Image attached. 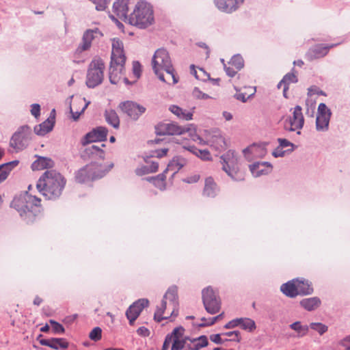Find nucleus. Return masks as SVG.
<instances>
[{
  "mask_svg": "<svg viewBox=\"0 0 350 350\" xmlns=\"http://www.w3.org/2000/svg\"><path fill=\"white\" fill-rule=\"evenodd\" d=\"M229 64L234 66L237 70H241L244 66L243 59L239 55H234L231 58Z\"/></svg>",
  "mask_w": 350,
  "mask_h": 350,
  "instance_id": "obj_47",
  "label": "nucleus"
},
{
  "mask_svg": "<svg viewBox=\"0 0 350 350\" xmlns=\"http://www.w3.org/2000/svg\"><path fill=\"white\" fill-rule=\"evenodd\" d=\"M178 315L177 288L175 286L168 288L163 296L160 307L154 312V319L157 322Z\"/></svg>",
  "mask_w": 350,
  "mask_h": 350,
  "instance_id": "obj_3",
  "label": "nucleus"
},
{
  "mask_svg": "<svg viewBox=\"0 0 350 350\" xmlns=\"http://www.w3.org/2000/svg\"><path fill=\"white\" fill-rule=\"evenodd\" d=\"M334 45L331 46H322L317 45L309 49L306 53L308 59L312 61L314 59H318L325 56L330 48L333 47Z\"/></svg>",
  "mask_w": 350,
  "mask_h": 350,
  "instance_id": "obj_23",
  "label": "nucleus"
},
{
  "mask_svg": "<svg viewBox=\"0 0 350 350\" xmlns=\"http://www.w3.org/2000/svg\"><path fill=\"white\" fill-rule=\"evenodd\" d=\"M49 323L52 325V329L55 333L63 334L64 332L65 329L60 323L56 322L54 320H50Z\"/></svg>",
  "mask_w": 350,
  "mask_h": 350,
  "instance_id": "obj_55",
  "label": "nucleus"
},
{
  "mask_svg": "<svg viewBox=\"0 0 350 350\" xmlns=\"http://www.w3.org/2000/svg\"><path fill=\"white\" fill-rule=\"evenodd\" d=\"M106 122L114 129H118L120 126V119L116 112L113 109H107L104 114Z\"/></svg>",
  "mask_w": 350,
  "mask_h": 350,
  "instance_id": "obj_36",
  "label": "nucleus"
},
{
  "mask_svg": "<svg viewBox=\"0 0 350 350\" xmlns=\"http://www.w3.org/2000/svg\"><path fill=\"white\" fill-rule=\"evenodd\" d=\"M54 126V122L49 118L46 120L42 123L34 127V132L38 135L43 136L50 132Z\"/></svg>",
  "mask_w": 350,
  "mask_h": 350,
  "instance_id": "obj_35",
  "label": "nucleus"
},
{
  "mask_svg": "<svg viewBox=\"0 0 350 350\" xmlns=\"http://www.w3.org/2000/svg\"><path fill=\"white\" fill-rule=\"evenodd\" d=\"M124 64L125 62H120V61H116L113 62L111 60L109 66V81L112 84L118 83L124 75Z\"/></svg>",
  "mask_w": 350,
  "mask_h": 350,
  "instance_id": "obj_18",
  "label": "nucleus"
},
{
  "mask_svg": "<svg viewBox=\"0 0 350 350\" xmlns=\"http://www.w3.org/2000/svg\"><path fill=\"white\" fill-rule=\"evenodd\" d=\"M169 110L175 116H176L179 119L185 120H191L193 118V113L190 111H187L185 110L178 105H171L169 108Z\"/></svg>",
  "mask_w": 350,
  "mask_h": 350,
  "instance_id": "obj_34",
  "label": "nucleus"
},
{
  "mask_svg": "<svg viewBox=\"0 0 350 350\" xmlns=\"http://www.w3.org/2000/svg\"><path fill=\"white\" fill-rule=\"evenodd\" d=\"M119 107L123 112L134 120H137L146 111L144 107L129 100L121 103Z\"/></svg>",
  "mask_w": 350,
  "mask_h": 350,
  "instance_id": "obj_13",
  "label": "nucleus"
},
{
  "mask_svg": "<svg viewBox=\"0 0 350 350\" xmlns=\"http://www.w3.org/2000/svg\"><path fill=\"white\" fill-rule=\"evenodd\" d=\"M291 329L295 330L298 336L301 337L307 334L309 329L308 325H302L299 321H296L290 325Z\"/></svg>",
  "mask_w": 350,
  "mask_h": 350,
  "instance_id": "obj_44",
  "label": "nucleus"
},
{
  "mask_svg": "<svg viewBox=\"0 0 350 350\" xmlns=\"http://www.w3.org/2000/svg\"><path fill=\"white\" fill-rule=\"evenodd\" d=\"M202 295L204 308L208 313L215 314L220 310L221 299L217 291L208 286L202 290Z\"/></svg>",
  "mask_w": 350,
  "mask_h": 350,
  "instance_id": "obj_8",
  "label": "nucleus"
},
{
  "mask_svg": "<svg viewBox=\"0 0 350 350\" xmlns=\"http://www.w3.org/2000/svg\"><path fill=\"white\" fill-rule=\"evenodd\" d=\"M301 107L297 105L293 110V117L290 118L291 126L287 129L290 131L295 130H300L303 128L304 124V118L301 111Z\"/></svg>",
  "mask_w": 350,
  "mask_h": 350,
  "instance_id": "obj_19",
  "label": "nucleus"
},
{
  "mask_svg": "<svg viewBox=\"0 0 350 350\" xmlns=\"http://www.w3.org/2000/svg\"><path fill=\"white\" fill-rule=\"evenodd\" d=\"M96 5L98 11H103L107 7L109 0H89Z\"/></svg>",
  "mask_w": 350,
  "mask_h": 350,
  "instance_id": "obj_51",
  "label": "nucleus"
},
{
  "mask_svg": "<svg viewBox=\"0 0 350 350\" xmlns=\"http://www.w3.org/2000/svg\"><path fill=\"white\" fill-rule=\"evenodd\" d=\"M280 290L289 297H295L298 295L295 280L283 284L280 287Z\"/></svg>",
  "mask_w": 350,
  "mask_h": 350,
  "instance_id": "obj_33",
  "label": "nucleus"
},
{
  "mask_svg": "<svg viewBox=\"0 0 350 350\" xmlns=\"http://www.w3.org/2000/svg\"><path fill=\"white\" fill-rule=\"evenodd\" d=\"M331 116V110L325 103H320L317 109V115L316 118L317 131L321 132L328 131Z\"/></svg>",
  "mask_w": 350,
  "mask_h": 350,
  "instance_id": "obj_11",
  "label": "nucleus"
},
{
  "mask_svg": "<svg viewBox=\"0 0 350 350\" xmlns=\"http://www.w3.org/2000/svg\"><path fill=\"white\" fill-rule=\"evenodd\" d=\"M136 2L137 0H117L113 3V12L118 17L128 21L129 10L133 9Z\"/></svg>",
  "mask_w": 350,
  "mask_h": 350,
  "instance_id": "obj_15",
  "label": "nucleus"
},
{
  "mask_svg": "<svg viewBox=\"0 0 350 350\" xmlns=\"http://www.w3.org/2000/svg\"><path fill=\"white\" fill-rule=\"evenodd\" d=\"M340 345L345 348L344 350H350V335L342 340Z\"/></svg>",
  "mask_w": 350,
  "mask_h": 350,
  "instance_id": "obj_64",
  "label": "nucleus"
},
{
  "mask_svg": "<svg viewBox=\"0 0 350 350\" xmlns=\"http://www.w3.org/2000/svg\"><path fill=\"white\" fill-rule=\"evenodd\" d=\"M218 191V187L212 177H207L205 179L204 187L203 189V195L207 197L213 198Z\"/></svg>",
  "mask_w": 350,
  "mask_h": 350,
  "instance_id": "obj_27",
  "label": "nucleus"
},
{
  "mask_svg": "<svg viewBox=\"0 0 350 350\" xmlns=\"http://www.w3.org/2000/svg\"><path fill=\"white\" fill-rule=\"evenodd\" d=\"M103 36V34L98 28L87 29L83 34L81 42L77 49V53H81L89 50L91 48L92 42Z\"/></svg>",
  "mask_w": 350,
  "mask_h": 350,
  "instance_id": "obj_12",
  "label": "nucleus"
},
{
  "mask_svg": "<svg viewBox=\"0 0 350 350\" xmlns=\"http://www.w3.org/2000/svg\"><path fill=\"white\" fill-rule=\"evenodd\" d=\"M185 332V329L182 327H177L174 329L171 334H167L168 336H171V338L172 340L178 338L179 340H182L183 338V334Z\"/></svg>",
  "mask_w": 350,
  "mask_h": 350,
  "instance_id": "obj_49",
  "label": "nucleus"
},
{
  "mask_svg": "<svg viewBox=\"0 0 350 350\" xmlns=\"http://www.w3.org/2000/svg\"><path fill=\"white\" fill-rule=\"evenodd\" d=\"M309 327L312 329L317 332L320 335H323L328 329L327 326L321 323H311Z\"/></svg>",
  "mask_w": 350,
  "mask_h": 350,
  "instance_id": "obj_48",
  "label": "nucleus"
},
{
  "mask_svg": "<svg viewBox=\"0 0 350 350\" xmlns=\"http://www.w3.org/2000/svg\"><path fill=\"white\" fill-rule=\"evenodd\" d=\"M239 325L243 329L252 332L256 329L254 321L249 318H239Z\"/></svg>",
  "mask_w": 350,
  "mask_h": 350,
  "instance_id": "obj_42",
  "label": "nucleus"
},
{
  "mask_svg": "<svg viewBox=\"0 0 350 350\" xmlns=\"http://www.w3.org/2000/svg\"><path fill=\"white\" fill-rule=\"evenodd\" d=\"M31 139V129L27 125L18 128L12 136L10 141V146L16 152L25 149Z\"/></svg>",
  "mask_w": 350,
  "mask_h": 350,
  "instance_id": "obj_7",
  "label": "nucleus"
},
{
  "mask_svg": "<svg viewBox=\"0 0 350 350\" xmlns=\"http://www.w3.org/2000/svg\"><path fill=\"white\" fill-rule=\"evenodd\" d=\"M224 313L222 312L215 317L209 318L208 319L204 317H202L201 319V321H203V323L200 324L199 326L200 327H206V326L212 325L215 324L217 321L221 319L224 317Z\"/></svg>",
  "mask_w": 350,
  "mask_h": 350,
  "instance_id": "obj_46",
  "label": "nucleus"
},
{
  "mask_svg": "<svg viewBox=\"0 0 350 350\" xmlns=\"http://www.w3.org/2000/svg\"><path fill=\"white\" fill-rule=\"evenodd\" d=\"M18 160H14L0 165V183L8 178L10 172L18 165Z\"/></svg>",
  "mask_w": 350,
  "mask_h": 350,
  "instance_id": "obj_31",
  "label": "nucleus"
},
{
  "mask_svg": "<svg viewBox=\"0 0 350 350\" xmlns=\"http://www.w3.org/2000/svg\"><path fill=\"white\" fill-rule=\"evenodd\" d=\"M111 60L113 62L120 61V62H126V57L123 50V43L118 38L112 40V51Z\"/></svg>",
  "mask_w": 350,
  "mask_h": 350,
  "instance_id": "obj_21",
  "label": "nucleus"
},
{
  "mask_svg": "<svg viewBox=\"0 0 350 350\" xmlns=\"http://www.w3.org/2000/svg\"><path fill=\"white\" fill-rule=\"evenodd\" d=\"M137 333L142 336H148L150 335V331L145 327L138 328Z\"/></svg>",
  "mask_w": 350,
  "mask_h": 350,
  "instance_id": "obj_63",
  "label": "nucleus"
},
{
  "mask_svg": "<svg viewBox=\"0 0 350 350\" xmlns=\"http://www.w3.org/2000/svg\"><path fill=\"white\" fill-rule=\"evenodd\" d=\"M193 96L197 99H203L206 100L208 98H211V96L208 95L207 94L203 93L200 90L199 88H195L193 90Z\"/></svg>",
  "mask_w": 350,
  "mask_h": 350,
  "instance_id": "obj_53",
  "label": "nucleus"
},
{
  "mask_svg": "<svg viewBox=\"0 0 350 350\" xmlns=\"http://www.w3.org/2000/svg\"><path fill=\"white\" fill-rule=\"evenodd\" d=\"M221 61L224 64V70L227 75H228L230 77H233L234 76H235L238 70H237V69L234 70L233 68L226 66V65L224 64V59H221Z\"/></svg>",
  "mask_w": 350,
  "mask_h": 350,
  "instance_id": "obj_59",
  "label": "nucleus"
},
{
  "mask_svg": "<svg viewBox=\"0 0 350 350\" xmlns=\"http://www.w3.org/2000/svg\"><path fill=\"white\" fill-rule=\"evenodd\" d=\"M65 178L57 171L46 170L38 180L36 187L48 200H56L62 193L66 185Z\"/></svg>",
  "mask_w": 350,
  "mask_h": 350,
  "instance_id": "obj_1",
  "label": "nucleus"
},
{
  "mask_svg": "<svg viewBox=\"0 0 350 350\" xmlns=\"http://www.w3.org/2000/svg\"><path fill=\"white\" fill-rule=\"evenodd\" d=\"M243 152L245 157L248 159H250V157L247 155L249 153L255 158L262 157L267 153L265 145L255 144L245 148Z\"/></svg>",
  "mask_w": 350,
  "mask_h": 350,
  "instance_id": "obj_25",
  "label": "nucleus"
},
{
  "mask_svg": "<svg viewBox=\"0 0 350 350\" xmlns=\"http://www.w3.org/2000/svg\"><path fill=\"white\" fill-rule=\"evenodd\" d=\"M76 102L77 103V104L83 105V107H82L81 111H77V110L76 111H74L73 109H72V105L70 104V113L72 114V118L75 121L79 119V118L81 116V114L84 112L85 109L87 108L88 105L90 104V101L85 103V98H79L78 100H76Z\"/></svg>",
  "mask_w": 350,
  "mask_h": 350,
  "instance_id": "obj_38",
  "label": "nucleus"
},
{
  "mask_svg": "<svg viewBox=\"0 0 350 350\" xmlns=\"http://www.w3.org/2000/svg\"><path fill=\"white\" fill-rule=\"evenodd\" d=\"M152 66L155 75L171 69L173 66L168 52L164 49H157L152 57Z\"/></svg>",
  "mask_w": 350,
  "mask_h": 350,
  "instance_id": "obj_9",
  "label": "nucleus"
},
{
  "mask_svg": "<svg viewBox=\"0 0 350 350\" xmlns=\"http://www.w3.org/2000/svg\"><path fill=\"white\" fill-rule=\"evenodd\" d=\"M192 343L193 350H200L201 348L208 345V339L206 336H201L198 338L189 340Z\"/></svg>",
  "mask_w": 350,
  "mask_h": 350,
  "instance_id": "obj_40",
  "label": "nucleus"
},
{
  "mask_svg": "<svg viewBox=\"0 0 350 350\" xmlns=\"http://www.w3.org/2000/svg\"><path fill=\"white\" fill-rule=\"evenodd\" d=\"M319 94V95H323L325 96V93L317 88V87H311L308 88V95L312 96V94Z\"/></svg>",
  "mask_w": 350,
  "mask_h": 350,
  "instance_id": "obj_61",
  "label": "nucleus"
},
{
  "mask_svg": "<svg viewBox=\"0 0 350 350\" xmlns=\"http://www.w3.org/2000/svg\"><path fill=\"white\" fill-rule=\"evenodd\" d=\"M224 335L231 337L230 340H232V341H239L240 340V338H239L240 332L239 331L228 332L224 333Z\"/></svg>",
  "mask_w": 350,
  "mask_h": 350,
  "instance_id": "obj_58",
  "label": "nucleus"
},
{
  "mask_svg": "<svg viewBox=\"0 0 350 350\" xmlns=\"http://www.w3.org/2000/svg\"><path fill=\"white\" fill-rule=\"evenodd\" d=\"M165 173L163 172L157 175L156 177L149 178L148 180L149 181H152L155 187L159 188L161 190H163L165 188Z\"/></svg>",
  "mask_w": 350,
  "mask_h": 350,
  "instance_id": "obj_41",
  "label": "nucleus"
},
{
  "mask_svg": "<svg viewBox=\"0 0 350 350\" xmlns=\"http://www.w3.org/2000/svg\"><path fill=\"white\" fill-rule=\"evenodd\" d=\"M135 173L138 176L150 174L149 167L148 165H142L135 170Z\"/></svg>",
  "mask_w": 350,
  "mask_h": 350,
  "instance_id": "obj_57",
  "label": "nucleus"
},
{
  "mask_svg": "<svg viewBox=\"0 0 350 350\" xmlns=\"http://www.w3.org/2000/svg\"><path fill=\"white\" fill-rule=\"evenodd\" d=\"M278 142L279 143V147L281 148L282 149H283L284 148L291 147V148L288 149V150L291 151V152L293 150L294 144L293 143L290 142L289 141H288L287 139L278 138Z\"/></svg>",
  "mask_w": 350,
  "mask_h": 350,
  "instance_id": "obj_54",
  "label": "nucleus"
},
{
  "mask_svg": "<svg viewBox=\"0 0 350 350\" xmlns=\"http://www.w3.org/2000/svg\"><path fill=\"white\" fill-rule=\"evenodd\" d=\"M148 304L149 301L147 299H139L129 306L126 312V316L130 325H133L142 310L148 306Z\"/></svg>",
  "mask_w": 350,
  "mask_h": 350,
  "instance_id": "obj_17",
  "label": "nucleus"
},
{
  "mask_svg": "<svg viewBox=\"0 0 350 350\" xmlns=\"http://www.w3.org/2000/svg\"><path fill=\"white\" fill-rule=\"evenodd\" d=\"M41 200L25 191L14 197L11 206L19 213L21 217L27 224L32 223L41 213Z\"/></svg>",
  "mask_w": 350,
  "mask_h": 350,
  "instance_id": "obj_2",
  "label": "nucleus"
},
{
  "mask_svg": "<svg viewBox=\"0 0 350 350\" xmlns=\"http://www.w3.org/2000/svg\"><path fill=\"white\" fill-rule=\"evenodd\" d=\"M53 165L54 162L51 159L39 157L38 159L32 163L31 168L33 170H41L53 167Z\"/></svg>",
  "mask_w": 350,
  "mask_h": 350,
  "instance_id": "obj_29",
  "label": "nucleus"
},
{
  "mask_svg": "<svg viewBox=\"0 0 350 350\" xmlns=\"http://www.w3.org/2000/svg\"><path fill=\"white\" fill-rule=\"evenodd\" d=\"M221 160L222 170L232 180L241 181L244 179V175L239 170L237 154L234 150H230L221 155Z\"/></svg>",
  "mask_w": 350,
  "mask_h": 350,
  "instance_id": "obj_5",
  "label": "nucleus"
},
{
  "mask_svg": "<svg viewBox=\"0 0 350 350\" xmlns=\"http://www.w3.org/2000/svg\"><path fill=\"white\" fill-rule=\"evenodd\" d=\"M188 150L193 153L202 160H209L211 159V154L207 150H200L193 146H189Z\"/></svg>",
  "mask_w": 350,
  "mask_h": 350,
  "instance_id": "obj_43",
  "label": "nucleus"
},
{
  "mask_svg": "<svg viewBox=\"0 0 350 350\" xmlns=\"http://www.w3.org/2000/svg\"><path fill=\"white\" fill-rule=\"evenodd\" d=\"M300 305L308 311H312L318 308L321 305V300L317 297L306 298L300 301Z\"/></svg>",
  "mask_w": 350,
  "mask_h": 350,
  "instance_id": "obj_32",
  "label": "nucleus"
},
{
  "mask_svg": "<svg viewBox=\"0 0 350 350\" xmlns=\"http://www.w3.org/2000/svg\"><path fill=\"white\" fill-rule=\"evenodd\" d=\"M189 129L180 126L176 123H163L156 127V133L159 135H182L188 131Z\"/></svg>",
  "mask_w": 350,
  "mask_h": 350,
  "instance_id": "obj_14",
  "label": "nucleus"
},
{
  "mask_svg": "<svg viewBox=\"0 0 350 350\" xmlns=\"http://www.w3.org/2000/svg\"><path fill=\"white\" fill-rule=\"evenodd\" d=\"M98 167V165L96 164L87 165L77 172L75 176L76 180L79 183H83L88 180L102 178L105 172L103 171L97 172L96 170Z\"/></svg>",
  "mask_w": 350,
  "mask_h": 350,
  "instance_id": "obj_10",
  "label": "nucleus"
},
{
  "mask_svg": "<svg viewBox=\"0 0 350 350\" xmlns=\"http://www.w3.org/2000/svg\"><path fill=\"white\" fill-rule=\"evenodd\" d=\"M250 170L254 177L269 174L272 170V165L268 162H257L250 165Z\"/></svg>",
  "mask_w": 350,
  "mask_h": 350,
  "instance_id": "obj_22",
  "label": "nucleus"
},
{
  "mask_svg": "<svg viewBox=\"0 0 350 350\" xmlns=\"http://www.w3.org/2000/svg\"><path fill=\"white\" fill-rule=\"evenodd\" d=\"M129 24L140 29H145L154 22L152 6L144 1H137L133 12L128 18Z\"/></svg>",
  "mask_w": 350,
  "mask_h": 350,
  "instance_id": "obj_4",
  "label": "nucleus"
},
{
  "mask_svg": "<svg viewBox=\"0 0 350 350\" xmlns=\"http://www.w3.org/2000/svg\"><path fill=\"white\" fill-rule=\"evenodd\" d=\"M208 144L218 151L224 150L227 148L225 138L217 131L208 139Z\"/></svg>",
  "mask_w": 350,
  "mask_h": 350,
  "instance_id": "obj_24",
  "label": "nucleus"
},
{
  "mask_svg": "<svg viewBox=\"0 0 350 350\" xmlns=\"http://www.w3.org/2000/svg\"><path fill=\"white\" fill-rule=\"evenodd\" d=\"M105 68L104 62L101 58L95 57L92 60L86 76V85L88 88H94L103 82Z\"/></svg>",
  "mask_w": 350,
  "mask_h": 350,
  "instance_id": "obj_6",
  "label": "nucleus"
},
{
  "mask_svg": "<svg viewBox=\"0 0 350 350\" xmlns=\"http://www.w3.org/2000/svg\"><path fill=\"white\" fill-rule=\"evenodd\" d=\"M133 73L136 79L139 78L141 75V65L138 62H133Z\"/></svg>",
  "mask_w": 350,
  "mask_h": 350,
  "instance_id": "obj_56",
  "label": "nucleus"
},
{
  "mask_svg": "<svg viewBox=\"0 0 350 350\" xmlns=\"http://www.w3.org/2000/svg\"><path fill=\"white\" fill-rule=\"evenodd\" d=\"M102 329L99 327H94L90 333L89 337L92 340L98 341L101 338Z\"/></svg>",
  "mask_w": 350,
  "mask_h": 350,
  "instance_id": "obj_50",
  "label": "nucleus"
},
{
  "mask_svg": "<svg viewBox=\"0 0 350 350\" xmlns=\"http://www.w3.org/2000/svg\"><path fill=\"white\" fill-rule=\"evenodd\" d=\"M239 319H233L224 325L226 329H232L239 325Z\"/></svg>",
  "mask_w": 350,
  "mask_h": 350,
  "instance_id": "obj_62",
  "label": "nucleus"
},
{
  "mask_svg": "<svg viewBox=\"0 0 350 350\" xmlns=\"http://www.w3.org/2000/svg\"><path fill=\"white\" fill-rule=\"evenodd\" d=\"M171 350H182L185 347V338L182 340L178 338L172 340Z\"/></svg>",
  "mask_w": 350,
  "mask_h": 350,
  "instance_id": "obj_52",
  "label": "nucleus"
},
{
  "mask_svg": "<svg viewBox=\"0 0 350 350\" xmlns=\"http://www.w3.org/2000/svg\"><path fill=\"white\" fill-rule=\"evenodd\" d=\"M297 82V76L294 73H287L283 79L278 84V88H280L282 85H286L288 87L289 84Z\"/></svg>",
  "mask_w": 350,
  "mask_h": 350,
  "instance_id": "obj_45",
  "label": "nucleus"
},
{
  "mask_svg": "<svg viewBox=\"0 0 350 350\" xmlns=\"http://www.w3.org/2000/svg\"><path fill=\"white\" fill-rule=\"evenodd\" d=\"M244 0H215L217 8L224 12L231 13L235 11Z\"/></svg>",
  "mask_w": 350,
  "mask_h": 350,
  "instance_id": "obj_20",
  "label": "nucleus"
},
{
  "mask_svg": "<svg viewBox=\"0 0 350 350\" xmlns=\"http://www.w3.org/2000/svg\"><path fill=\"white\" fill-rule=\"evenodd\" d=\"M31 113L35 117L38 118L40 116V106L38 104L31 105Z\"/></svg>",
  "mask_w": 350,
  "mask_h": 350,
  "instance_id": "obj_60",
  "label": "nucleus"
},
{
  "mask_svg": "<svg viewBox=\"0 0 350 350\" xmlns=\"http://www.w3.org/2000/svg\"><path fill=\"white\" fill-rule=\"evenodd\" d=\"M105 146V145L104 144H101L100 146L98 145L91 144L85 148L83 157H88L90 158H98L103 159L105 152L101 148Z\"/></svg>",
  "mask_w": 350,
  "mask_h": 350,
  "instance_id": "obj_26",
  "label": "nucleus"
},
{
  "mask_svg": "<svg viewBox=\"0 0 350 350\" xmlns=\"http://www.w3.org/2000/svg\"><path fill=\"white\" fill-rule=\"evenodd\" d=\"M187 163L186 159L183 157H174L168 164L167 168L164 170V172L167 171H173V175L176 174L182 167H183Z\"/></svg>",
  "mask_w": 350,
  "mask_h": 350,
  "instance_id": "obj_30",
  "label": "nucleus"
},
{
  "mask_svg": "<svg viewBox=\"0 0 350 350\" xmlns=\"http://www.w3.org/2000/svg\"><path fill=\"white\" fill-rule=\"evenodd\" d=\"M108 130L104 126H98L88 133L82 139L83 146L95 142H103L107 139Z\"/></svg>",
  "mask_w": 350,
  "mask_h": 350,
  "instance_id": "obj_16",
  "label": "nucleus"
},
{
  "mask_svg": "<svg viewBox=\"0 0 350 350\" xmlns=\"http://www.w3.org/2000/svg\"><path fill=\"white\" fill-rule=\"evenodd\" d=\"M295 280L298 294L309 295L313 292V288L308 280Z\"/></svg>",
  "mask_w": 350,
  "mask_h": 350,
  "instance_id": "obj_37",
  "label": "nucleus"
},
{
  "mask_svg": "<svg viewBox=\"0 0 350 350\" xmlns=\"http://www.w3.org/2000/svg\"><path fill=\"white\" fill-rule=\"evenodd\" d=\"M51 348L55 350H65L68 347V342L65 338H51Z\"/></svg>",
  "mask_w": 350,
  "mask_h": 350,
  "instance_id": "obj_39",
  "label": "nucleus"
},
{
  "mask_svg": "<svg viewBox=\"0 0 350 350\" xmlns=\"http://www.w3.org/2000/svg\"><path fill=\"white\" fill-rule=\"evenodd\" d=\"M163 71L165 72V75L163 73V72L156 75L161 81L168 84H176L178 83V77L175 74L173 66L171 67V69L165 70Z\"/></svg>",
  "mask_w": 350,
  "mask_h": 350,
  "instance_id": "obj_28",
  "label": "nucleus"
}]
</instances>
